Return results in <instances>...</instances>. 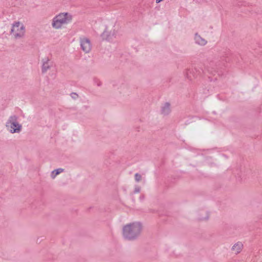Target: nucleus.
<instances>
[{
    "label": "nucleus",
    "instance_id": "9",
    "mask_svg": "<svg viewBox=\"0 0 262 262\" xmlns=\"http://www.w3.org/2000/svg\"><path fill=\"white\" fill-rule=\"evenodd\" d=\"M161 114L163 116H167L171 112L170 104L169 102L163 103L161 106Z\"/></svg>",
    "mask_w": 262,
    "mask_h": 262
},
{
    "label": "nucleus",
    "instance_id": "6",
    "mask_svg": "<svg viewBox=\"0 0 262 262\" xmlns=\"http://www.w3.org/2000/svg\"><path fill=\"white\" fill-rule=\"evenodd\" d=\"M80 49L85 54L89 53L92 49V43L91 40L86 37H80L79 39Z\"/></svg>",
    "mask_w": 262,
    "mask_h": 262
},
{
    "label": "nucleus",
    "instance_id": "1",
    "mask_svg": "<svg viewBox=\"0 0 262 262\" xmlns=\"http://www.w3.org/2000/svg\"><path fill=\"white\" fill-rule=\"evenodd\" d=\"M143 231V224L139 221H134L122 226L121 235L125 241H134L141 236Z\"/></svg>",
    "mask_w": 262,
    "mask_h": 262
},
{
    "label": "nucleus",
    "instance_id": "3",
    "mask_svg": "<svg viewBox=\"0 0 262 262\" xmlns=\"http://www.w3.org/2000/svg\"><path fill=\"white\" fill-rule=\"evenodd\" d=\"M18 117L13 115L10 116L5 123L6 130L10 134H19L23 129V125L19 122Z\"/></svg>",
    "mask_w": 262,
    "mask_h": 262
},
{
    "label": "nucleus",
    "instance_id": "15",
    "mask_svg": "<svg viewBox=\"0 0 262 262\" xmlns=\"http://www.w3.org/2000/svg\"><path fill=\"white\" fill-rule=\"evenodd\" d=\"M77 96V95L76 93H72V97L73 98H75Z\"/></svg>",
    "mask_w": 262,
    "mask_h": 262
},
{
    "label": "nucleus",
    "instance_id": "11",
    "mask_svg": "<svg viewBox=\"0 0 262 262\" xmlns=\"http://www.w3.org/2000/svg\"><path fill=\"white\" fill-rule=\"evenodd\" d=\"M243 244L241 242L235 243L232 247L231 250L236 254L241 252L243 249Z\"/></svg>",
    "mask_w": 262,
    "mask_h": 262
},
{
    "label": "nucleus",
    "instance_id": "10",
    "mask_svg": "<svg viewBox=\"0 0 262 262\" xmlns=\"http://www.w3.org/2000/svg\"><path fill=\"white\" fill-rule=\"evenodd\" d=\"M194 39L195 43L201 46H204L207 43V40L198 33L195 34Z\"/></svg>",
    "mask_w": 262,
    "mask_h": 262
},
{
    "label": "nucleus",
    "instance_id": "8",
    "mask_svg": "<svg viewBox=\"0 0 262 262\" xmlns=\"http://www.w3.org/2000/svg\"><path fill=\"white\" fill-rule=\"evenodd\" d=\"M195 216L197 219L200 221H207L209 218V213L203 209L197 210L195 212Z\"/></svg>",
    "mask_w": 262,
    "mask_h": 262
},
{
    "label": "nucleus",
    "instance_id": "14",
    "mask_svg": "<svg viewBox=\"0 0 262 262\" xmlns=\"http://www.w3.org/2000/svg\"><path fill=\"white\" fill-rule=\"evenodd\" d=\"M140 188L139 187H137L135 188V192L136 193H138V192H140Z\"/></svg>",
    "mask_w": 262,
    "mask_h": 262
},
{
    "label": "nucleus",
    "instance_id": "7",
    "mask_svg": "<svg viewBox=\"0 0 262 262\" xmlns=\"http://www.w3.org/2000/svg\"><path fill=\"white\" fill-rule=\"evenodd\" d=\"M52 67L51 59L48 57L43 58L41 60V72L46 73Z\"/></svg>",
    "mask_w": 262,
    "mask_h": 262
},
{
    "label": "nucleus",
    "instance_id": "13",
    "mask_svg": "<svg viewBox=\"0 0 262 262\" xmlns=\"http://www.w3.org/2000/svg\"><path fill=\"white\" fill-rule=\"evenodd\" d=\"M135 179L136 182H139L142 180V176L138 173H136L135 175Z\"/></svg>",
    "mask_w": 262,
    "mask_h": 262
},
{
    "label": "nucleus",
    "instance_id": "5",
    "mask_svg": "<svg viewBox=\"0 0 262 262\" xmlns=\"http://www.w3.org/2000/svg\"><path fill=\"white\" fill-rule=\"evenodd\" d=\"M118 35V28L114 26H108L102 33L101 37L103 39L109 41H113Z\"/></svg>",
    "mask_w": 262,
    "mask_h": 262
},
{
    "label": "nucleus",
    "instance_id": "12",
    "mask_svg": "<svg viewBox=\"0 0 262 262\" xmlns=\"http://www.w3.org/2000/svg\"><path fill=\"white\" fill-rule=\"evenodd\" d=\"M64 171V169L62 168H58L53 170L50 174V177L52 179H55L57 176L60 174Z\"/></svg>",
    "mask_w": 262,
    "mask_h": 262
},
{
    "label": "nucleus",
    "instance_id": "4",
    "mask_svg": "<svg viewBox=\"0 0 262 262\" xmlns=\"http://www.w3.org/2000/svg\"><path fill=\"white\" fill-rule=\"evenodd\" d=\"M10 33L12 37L14 39H21L25 35V26L22 22L15 21L11 25Z\"/></svg>",
    "mask_w": 262,
    "mask_h": 262
},
{
    "label": "nucleus",
    "instance_id": "2",
    "mask_svg": "<svg viewBox=\"0 0 262 262\" xmlns=\"http://www.w3.org/2000/svg\"><path fill=\"white\" fill-rule=\"evenodd\" d=\"M73 19V15L67 12H60L56 15L51 20V26L55 30L62 29L70 24Z\"/></svg>",
    "mask_w": 262,
    "mask_h": 262
}]
</instances>
